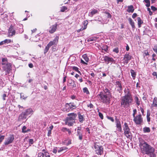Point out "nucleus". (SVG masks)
I'll return each instance as SVG.
<instances>
[{
  "label": "nucleus",
  "mask_w": 157,
  "mask_h": 157,
  "mask_svg": "<svg viewBox=\"0 0 157 157\" xmlns=\"http://www.w3.org/2000/svg\"><path fill=\"white\" fill-rule=\"evenodd\" d=\"M142 138H139V146L141 152L144 155H147L150 157H156L155 149L146 142L142 140Z\"/></svg>",
  "instance_id": "f257e3e1"
},
{
  "label": "nucleus",
  "mask_w": 157,
  "mask_h": 157,
  "mask_svg": "<svg viewBox=\"0 0 157 157\" xmlns=\"http://www.w3.org/2000/svg\"><path fill=\"white\" fill-rule=\"evenodd\" d=\"M97 96L101 102L107 104L110 103V99L112 98L110 91L107 88L104 89L103 91L100 92Z\"/></svg>",
  "instance_id": "f03ea898"
},
{
  "label": "nucleus",
  "mask_w": 157,
  "mask_h": 157,
  "mask_svg": "<svg viewBox=\"0 0 157 157\" xmlns=\"http://www.w3.org/2000/svg\"><path fill=\"white\" fill-rule=\"evenodd\" d=\"M68 117L66 119L65 123L68 126H71L75 123V118L77 117L76 113H68Z\"/></svg>",
  "instance_id": "7ed1b4c3"
},
{
  "label": "nucleus",
  "mask_w": 157,
  "mask_h": 157,
  "mask_svg": "<svg viewBox=\"0 0 157 157\" xmlns=\"http://www.w3.org/2000/svg\"><path fill=\"white\" fill-rule=\"evenodd\" d=\"M95 151L98 155H101L103 153V148L100 144L96 142L94 144Z\"/></svg>",
  "instance_id": "20e7f679"
},
{
  "label": "nucleus",
  "mask_w": 157,
  "mask_h": 157,
  "mask_svg": "<svg viewBox=\"0 0 157 157\" xmlns=\"http://www.w3.org/2000/svg\"><path fill=\"white\" fill-rule=\"evenodd\" d=\"M135 112L133 113V115L134 117V121L137 124H141L143 122V118L142 117L141 115V114H139L138 115L136 116V117H135Z\"/></svg>",
  "instance_id": "39448f33"
},
{
  "label": "nucleus",
  "mask_w": 157,
  "mask_h": 157,
  "mask_svg": "<svg viewBox=\"0 0 157 157\" xmlns=\"http://www.w3.org/2000/svg\"><path fill=\"white\" fill-rule=\"evenodd\" d=\"M2 65L3 71H5L6 73H9L10 71L11 70V65L10 63H7V64Z\"/></svg>",
  "instance_id": "423d86ee"
},
{
  "label": "nucleus",
  "mask_w": 157,
  "mask_h": 157,
  "mask_svg": "<svg viewBox=\"0 0 157 157\" xmlns=\"http://www.w3.org/2000/svg\"><path fill=\"white\" fill-rule=\"evenodd\" d=\"M121 105L123 107L127 108L128 105V95H126L124 96L122 98L121 102Z\"/></svg>",
  "instance_id": "0eeeda50"
},
{
  "label": "nucleus",
  "mask_w": 157,
  "mask_h": 157,
  "mask_svg": "<svg viewBox=\"0 0 157 157\" xmlns=\"http://www.w3.org/2000/svg\"><path fill=\"white\" fill-rule=\"evenodd\" d=\"M65 106L66 108V111H68L70 109L72 110L76 108V105L73 102L67 103L65 104Z\"/></svg>",
  "instance_id": "6e6552de"
},
{
  "label": "nucleus",
  "mask_w": 157,
  "mask_h": 157,
  "mask_svg": "<svg viewBox=\"0 0 157 157\" xmlns=\"http://www.w3.org/2000/svg\"><path fill=\"white\" fill-rule=\"evenodd\" d=\"M59 39V36H56L53 40L50 41L48 43V45L50 47L52 45H54L55 47H56L58 43Z\"/></svg>",
  "instance_id": "1a4fd4ad"
},
{
  "label": "nucleus",
  "mask_w": 157,
  "mask_h": 157,
  "mask_svg": "<svg viewBox=\"0 0 157 157\" xmlns=\"http://www.w3.org/2000/svg\"><path fill=\"white\" fill-rule=\"evenodd\" d=\"M58 24L57 23H56L54 25L51 26L49 29V32L50 33H53L56 30Z\"/></svg>",
  "instance_id": "9d476101"
},
{
  "label": "nucleus",
  "mask_w": 157,
  "mask_h": 157,
  "mask_svg": "<svg viewBox=\"0 0 157 157\" xmlns=\"http://www.w3.org/2000/svg\"><path fill=\"white\" fill-rule=\"evenodd\" d=\"M15 34V31L13 29L12 25H11L8 30V36L10 37Z\"/></svg>",
  "instance_id": "9b49d317"
},
{
  "label": "nucleus",
  "mask_w": 157,
  "mask_h": 157,
  "mask_svg": "<svg viewBox=\"0 0 157 157\" xmlns=\"http://www.w3.org/2000/svg\"><path fill=\"white\" fill-rule=\"evenodd\" d=\"M49 153L47 151H44V153L40 152L38 153V157H50Z\"/></svg>",
  "instance_id": "f8f14e48"
},
{
  "label": "nucleus",
  "mask_w": 157,
  "mask_h": 157,
  "mask_svg": "<svg viewBox=\"0 0 157 157\" xmlns=\"http://www.w3.org/2000/svg\"><path fill=\"white\" fill-rule=\"evenodd\" d=\"M104 60L107 63L111 62L113 63L115 62L112 58L109 57L107 56H105L104 57Z\"/></svg>",
  "instance_id": "ddd939ff"
},
{
  "label": "nucleus",
  "mask_w": 157,
  "mask_h": 157,
  "mask_svg": "<svg viewBox=\"0 0 157 157\" xmlns=\"http://www.w3.org/2000/svg\"><path fill=\"white\" fill-rule=\"evenodd\" d=\"M17 30H18L17 31L18 33H23L24 30L23 28V26L22 25L20 24L17 25Z\"/></svg>",
  "instance_id": "4468645a"
},
{
  "label": "nucleus",
  "mask_w": 157,
  "mask_h": 157,
  "mask_svg": "<svg viewBox=\"0 0 157 157\" xmlns=\"http://www.w3.org/2000/svg\"><path fill=\"white\" fill-rule=\"evenodd\" d=\"M117 127L119 131L121 130V128L120 121L118 119H116V120Z\"/></svg>",
  "instance_id": "2eb2a0df"
},
{
  "label": "nucleus",
  "mask_w": 157,
  "mask_h": 157,
  "mask_svg": "<svg viewBox=\"0 0 157 157\" xmlns=\"http://www.w3.org/2000/svg\"><path fill=\"white\" fill-rule=\"evenodd\" d=\"M27 116L24 112H22L19 115V117L18 120L19 121H21L22 120L25 119Z\"/></svg>",
  "instance_id": "dca6fc26"
},
{
  "label": "nucleus",
  "mask_w": 157,
  "mask_h": 157,
  "mask_svg": "<svg viewBox=\"0 0 157 157\" xmlns=\"http://www.w3.org/2000/svg\"><path fill=\"white\" fill-rule=\"evenodd\" d=\"M123 128V130L124 131V134L126 136L128 137L127 136V135H128V125L127 123H125Z\"/></svg>",
  "instance_id": "f3484780"
},
{
  "label": "nucleus",
  "mask_w": 157,
  "mask_h": 157,
  "mask_svg": "<svg viewBox=\"0 0 157 157\" xmlns=\"http://www.w3.org/2000/svg\"><path fill=\"white\" fill-rule=\"evenodd\" d=\"M63 144L68 146L71 144V140L70 139L66 138V139L63 141Z\"/></svg>",
  "instance_id": "a211bd4d"
},
{
  "label": "nucleus",
  "mask_w": 157,
  "mask_h": 157,
  "mask_svg": "<svg viewBox=\"0 0 157 157\" xmlns=\"http://www.w3.org/2000/svg\"><path fill=\"white\" fill-rule=\"evenodd\" d=\"M14 140V138H9L6 140L5 142V144L6 145H8L11 143Z\"/></svg>",
  "instance_id": "6ab92c4d"
},
{
  "label": "nucleus",
  "mask_w": 157,
  "mask_h": 157,
  "mask_svg": "<svg viewBox=\"0 0 157 157\" xmlns=\"http://www.w3.org/2000/svg\"><path fill=\"white\" fill-rule=\"evenodd\" d=\"M98 12L97 10L95 9L93 10L89 13V16L91 17H92L94 14L97 13Z\"/></svg>",
  "instance_id": "aec40b11"
},
{
  "label": "nucleus",
  "mask_w": 157,
  "mask_h": 157,
  "mask_svg": "<svg viewBox=\"0 0 157 157\" xmlns=\"http://www.w3.org/2000/svg\"><path fill=\"white\" fill-rule=\"evenodd\" d=\"M78 114L79 122L81 123H82L84 121V118L83 116L81 115L80 113H78Z\"/></svg>",
  "instance_id": "412c9836"
},
{
  "label": "nucleus",
  "mask_w": 157,
  "mask_h": 157,
  "mask_svg": "<svg viewBox=\"0 0 157 157\" xmlns=\"http://www.w3.org/2000/svg\"><path fill=\"white\" fill-rule=\"evenodd\" d=\"M116 86L117 90L120 92V91L122 87L121 84L119 82L117 81L116 82Z\"/></svg>",
  "instance_id": "4be33fe9"
},
{
  "label": "nucleus",
  "mask_w": 157,
  "mask_h": 157,
  "mask_svg": "<svg viewBox=\"0 0 157 157\" xmlns=\"http://www.w3.org/2000/svg\"><path fill=\"white\" fill-rule=\"evenodd\" d=\"M98 38L97 36H94L89 38L87 39L88 42L95 41Z\"/></svg>",
  "instance_id": "5701e85b"
},
{
  "label": "nucleus",
  "mask_w": 157,
  "mask_h": 157,
  "mask_svg": "<svg viewBox=\"0 0 157 157\" xmlns=\"http://www.w3.org/2000/svg\"><path fill=\"white\" fill-rule=\"evenodd\" d=\"M137 20L139 28H140L141 27V24L143 23V21L141 20L140 17H138L137 18Z\"/></svg>",
  "instance_id": "b1692460"
},
{
  "label": "nucleus",
  "mask_w": 157,
  "mask_h": 157,
  "mask_svg": "<svg viewBox=\"0 0 157 157\" xmlns=\"http://www.w3.org/2000/svg\"><path fill=\"white\" fill-rule=\"evenodd\" d=\"M132 101V95L129 91H128V104L131 103Z\"/></svg>",
  "instance_id": "393cba45"
},
{
  "label": "nucleus",
  "mask_w": 157,
  "mask_h": 157,
  "mask_svg": "<svg viewBox=\"0 0 157 157\" xmlns=\"http://www.w3.org/2000/svg\"><path fill=\"white\" fill-rule=\"evenodd\" d=\"M134 9L133 6H128V12L132 13L134 12Z\"/></svg>",
  "instance_id": "a878e982"
},
{
  "label": "nucleus",
  "mask_w": 157,
  "mask_h": 157,
  "mask_svg": "<svg viewBox=\"0 0 157 157\" xmlns=\"http://www.w3.org/2000/svg\"><path fill=\"white\" fill-rule=\"evenodd\" d=\"M68 149V148L66 147H60L58 151V152L59 153L61 152L64 151Z\"/></svg>",
  "instance_id": "bb28decb"
},
{
  "label": "nucleus",
  "mask_w": 157,
  "mask_h": 157,
  "mask_svg": "<svg viewBox=\"0 0 157 157\" xmlns=\"http://www.w3.org/2000/svg\"><path fill=\"white\" fill-rule=\"evenodd\" d=\"M31 111H32V109H28L26 110L25 112H24L25 113V114L27 117L28 115H29L31 113Z\"/></svg>",
  "instance_id": "cd10ccee"
},
{
  "label": "nucleus",
  "mask_w": 157,
  "mask_h": 157,
  "mask_svg": "<svg viewBox=\"0 0 157 157\" xmlns=\"http://www.w3.org/2000/svg\"><path fill=\"white\" fill-rule=\"evenodd\" d=\"M30 130L29 129H26V127L25 126H24L23 127L22 129V132L23 133H25L30 131Z\"/></svg>",
  "instance_id": "c85d7f7f"
},
{
  "label": "nucleus",
  "mask_w": 157,
  "mask_h": 157,
  "mask_svg": "<svg viewBox=\"0 0 157 157\" xmlns=\"http://www.w3.org/2000/svg\"><path fill=\"white\" fill-rule=\"evenodd\" d=\"M129 21L130 24L132 26V27L133 28H135V26L134 25V23L131 18H129Z\"/></svg>",
  "instance_id": "c756f323"
},
{
  "label": "nucleus",
  "mask_w": 157,
  "mask_h": 157,
  "mask_svg": "<svg viewBox=\"0 0 157 157\" xmlns=\"http://www.w3.org/2000/svg\"><path fill=\"white\" fill-rule=\"evenodd\" d=\"M2 65L4 64H7V63H10L7 61V59L6 58H2Z\"/></svg>",
  "instance_id": "7c9ffc66"
},
{
  "label": "nucleus",
  "mask_w": 157,
  "mask_h": 157,
  "mask_svg": "<svg viewBox=\"0 0 157 157\" xmlns=\"http://www.w3.org/2000/svg\"><path fill=\"white\" fill-rule=\"evenodd\" d=\"M131 73V75L132 76L133 79H134L135 78L136 76V74L134 71L131 70L130 71Z\"/></svg>",
  "instance_id": "2f4dec72"
},
{
  "label": "nucleus",
  "mask_w": 157,
  "mask_h": 157,
  "mask_svg": "<svg viewBox=\"0 0 157 157\" xmlns=\"http://www.w3.org/2000/svg\"><path fill=\"white\" fill-rule=\"evenodd\" d=\"M82 57L86 62H88L89 59L87 56L86 54H84L83 55Z\"/></svg>",
  "instance_id": "473e14b6"
},
{
  "label": "nucleus",
  "mask_w": 157,
  "mask_h": 157,
  "mask_svg": "<svg viewBox=\"0 0 157 157\" xmlns=\"http://www.w3.org/2000/svg\"><path fill=\"white\" fill-rule=\"evenodd\" d=\"M153 106H157V98L156 97H155L154 98L153 102Z\"/></svg>",
  "instance_id": "72a5a7b5"
},
{
  "label": "nucleus",
  "mask_w": 157,
  "mask_h": 157,
  "mask_svg": "<svg viewBox=\"0 0 157 157\" xmlns=\"http://www.w3.org/2000/svg\"><path fill=\"white\" fill-rule=\"evenodd\" d=\"M50 47L49 46H48V44L47 45V46L46 47L45 49H44V54H46V53L48 51V50Z\"/></svg>",
  "instance_id": "f704fd0d"
},
{
  "label": "nucleus",
  "mask_w": 157,
  "mask_h": 157,
  "mask_svg": "<svg viewBox=\"0 0 157 157\" xmlns=\"http://www.w3.org/2000/svg\"><path fill=\"white\" fill-rule=\"evenodd\" d=\"M135 100L136 103L137 105H140V101L138 98L136 96L135 98Z\"/></svg>",
  "instance_id": "c9c22d12"
},
{
  "label": "nucleus",
  "mask_w": 157,
  "mask_h": 157,
  "mask_svg": "<svg viewBox=\"0 0 157 157\" xmlns=\"http://www.w3.org/2000/svg\"><path fill=\"white\" fill-rule=\"evenodd\" d=\"M88 24V21H84V22L83 24L84 25V28H82L80 29V30H83L86 29L87 25Z\"/></svg>",
  "instance_id": "e433bc0d"
},
{
  "label": "nucleus",
  "mask_w": 157,
  "mask_h": 157,
  "mask_svg": "<svg viewBox=\"0 0 157 157\" xmlns=\"http://www.w3.org/2000/svg\"><path fill=\"white\" fill-rule=\"evenodd\" d=\"M144 131L145 132H150V130L149 128L145 127L143 129Z\"/></svg>",
  "instance_id": "4c0bfd02"
},
{
  "label": "nucleus",
  "mask_w": 157,
  "mask_h": 157,
  "mask_svg": "<svg viewBox=\"0 0 157 157\" xmlns=\"http://www.w3.org/2000/svg\"><path fill=\"white\" fill-rule=\"evenodd\" d=\"M83 92L85 93H86L87 94H89L90 93L86 87H84L83 89Z\"/></svg>",
  "instance_id": "58836bf2"
},
{
  "label": "nucleus",
  "mask_w": 157,
  "mask_h": 157,
  "mask_svg": "<svg viewBox=\"0 0 157 157\" xmlns=\"http://www.w3.org/2000/svg\"><path fill=\"white\" fill-rule=\"evenodd\" d=\"M77 135L78 137H82V131H77Z\"/></svg>",
  "instance_id": "ea45409f"
},
{
  "label": "nucleus",
  "mask_w": 157,
  "mask_h": 157,
  "mask_svg": "<svg viewBox=\"0 0 157 157\" xmlns=\"http://www.w3.org/2000/svg\"><path fill=\"white\" fill-rule=\"evenodd\" d=\"M20 97L23 99H25L27 97V96H25L23 93H20Z\"/></svg>",
  "instance_id": "a19ab883"
},
{
  "label": "nucleus",
  "mask_w": 157,
  "mask_h": 157,
  "mask_svg": "<svg viewBox=\"0 0 157 157\" xmlns=\"http://www.w3.org/2000/svg\"><path fill=\"white\" fill-rule=\"evenodd\" d=\"M72 69L73 70L77 72L78 73H81L78 70V68L77 67L75 66L73 67Z\"/></svg>",
  "instance_id": "79ce46f5"
},
{
  "label": "nucleus",
  "mask_w": 157,
  "mask_h": 157,
  "mask_svg": "<svg viewBox=\"0 0 157 157\" xmlns=\"http://www.w3.org/2000/svg\"><path fill=\"white\" fill-rule=\"evenodd\" d=\"M67 7L65 6H63L61 8L60 11L62 12H63L65 10H67Z\"/></svg>",
  "instance_id": "37998d69"
},
{
  "label": "nucleus",
  "mask_w": 157,
  "mask_h": 157,
  "mask_svg": "<svg viewBox=\"0 0 157 157\" xmlns=\"http://www.w3.org/2000/svg\"><path fill=\"white\" fill-rule=\"evenodd\" d=\"M62 130L64 132L67 131L69 133H71V131H70V130L68 129H67L66 128H62Z\"/></svg>",
  "instance_id": "c03bdc74"
},
{
  "label": "nucleus",
  "mask_w": 157,
  "mask_h": 157,
  "mask_svg": "<svg viewBox=\"0 0 157 157\" xmlns=\"http://www.w3.org/2000/svg\"><path fill=\"white\" fill-rule=\"evenodd\" d=\"M5 44H8L11 42V40L10 39H6L4 40Z\"/></svg>",
  "instance_id": "a18cd8bd"
},
{
  "label": "nucleus",
  "mask_w": 157,
  "mask_h": 157,
  "mask_svg": "<svg viewBox=\"0 0 157 157\" xmlns=\"http://www.w3.org/2000/svg\"><path fill=\"white\" fill-rule=\"evenodd\" d=\"M113 51L116 52V53H118L119 52V49L117 48H116L113 50Z\"/></svg>",
  "instance_id": "49530a36"
},
{
  "label": "nucleus",
  "mask_w": 157,
  "mask_h": 157,
  "mask_svg": "<svg viewBox=\"0 0 157 157\" xmlns=\"http://www.w3.org/2000/svg\"><path fill=\"white\" fill-rule=\"evenodd\" d=\"M72 86L73 88L74 89H76V82L73 81V83L72 85Z\"/></svg>",
  "instance_id": "de8ad7c7"
},
{
  "label": "nucleus",
  "mask_w": 157,
  "mask_h": 157,
  "mask_svg": "<svg viewBox=\"0 0 157 157\" xmlns=\"http://www.w3.org/2000/svg\"><path fill=\"white\" fill-rule=\"evenodd\" d=\"M107 117L108 119L112 121L113 122L114 121V119H113V118L112 117L107 116Z\"/></svg>",
  "instance_id": "09e8293b"
},
{
  "label": "nucleus",
  "mask_w": 157,
  "mask_h": 157,
  "mask_svg": "<svg viewBox=\"0 0 157 157\" xmlns=\"http://www.w3.org/2000/svg\"><path fill=\"white\" fill-rule=\"evenodd\" d=\"M98 115L101 119H103V116L102 113L100 112H99L98 113Z\"/></svg>",
  "instance_id": "8fccbe9b"
},
{
  "label": "nucleus",
  "mask_w": 157,
  "mask_h": 157,
  "mask_svg": "<svg viewBox=\"0 0 157 157\" xmlns=\"http://www.w3.org/2000/svg\"><path fill=\"white\" fill-rule=\"evenodd\" d=\"M34 143V141L33 139H29V144H33Z\"/></svg>",
  "instance_id": "3c124183"
},
{
  "label": "nucleus",
  "mask_w": 157,
  "mask_h": 157,
  "mask_svg": "<svg viewBox=\"0 0 157 157\" xmlns=\"http://www.w3.org/2000/svg\"><path fill=\"white\" fill-rule=\"evenodd\" d=\"M149 116H150V114H149L148 113H147V121L148 122H149L150 121V118Z\"/></svg>",
  "instance_id": "603ef678"
},
{
  "label": "nucleus",
  "mask_w": 157,
  "mask_h": 157,
  "mask_svg": "<svg viewBox=\"0 0 157 157\" xmlns=\"http://www.w3.org/2000/svg\"><path fill=\"white\" fill-rule=\"evenodd\" d=\"M151 8L152 10L155 11L157 10V9L154 6H151Z\"/></svg>",
  "instance_id": "864d4df0"
},
{
  "label": "nucleus",
  "mask_w": 157,
  "mask_h": 157,
  "mask_svg": "<svg viewBox=\"0 0 157 157\" xmlns=\"http://www.w3.org/2000/svg\"><path fill=\"white\" fill-rule=\"evenodd\" d=\"M147 10L149 12V14L150 15H151L152 14V12L151 11L150 8H148Z\"/></svg>",
  "instance_id": "5fc2aeb1"
},
{
  "label": "nucleus",
  "mask_w": 157,
  "mask_h": 157,
  "mask_svg": "<svg viewBox=\"0 0 157 157\" xmlns=\"http://www.w3.org/2000/svg\"><path fill=\"white\" fill-rule=\"evenodd\" d=\"M88 107H90L91 109L93 108V105L92 104L90 103L89 105H88Z\"/></svg>",
  "instance_id": "6e6d98bb"
},
{
  "label": "nucleus",
  "mask_w": 157,
  "mask_h": 157,
  "mask_svg": "<svg viewBox=\"0 0 157 157\" xmlns=\"http://www.w3.org/2000/svg\"><path fill=\"white\" fill-rule=\"evenodd\" d=\"M7 97L6 95V94H4L2 95L3 99L4 100H5V98Z\"/></svg>",
  "instance_id": "4d7b16f0"
},
{
  "label": "nucleus",
  "mask_w": 157,
  "mask_h": 157,
  "mask_svg": "<svg viewBox=\"0 0 157 157\" xmlns=\"http://www.w3.org/2000/svg\"><path fill=\"white\" fill-rule=\"evenodd\" d=\"M137 14L136 13H134L132 15V17L133 18H135L137 16Z\"/></svg>",
  "instance_id": "13d9d810"
},
{
  "label": "nucleus",
  "mask_w": 157,
  "mask_h": 157,
  "mask_svg": "<svg viewBox=\"0 0 157 157\" xmlns=\"http://www.w3.org/2000/svg\"><path fill=\"white\" fill-rule=\"evenodd\" d=\"M152 75L154 76H155L156 77V78H157V73L156 72H153Z\"/></svg>",
  "instance_id": "bf43d9fd"
},
{
  "label": "nucleus",
  "mask_w": 157,
  "mask_h": 157,
  "mask_svg": "<svg viewBox=\"0 0 157 157\" xmlns=\"http://www.w3.org/2000/svg\"><path fill=\"white\" fill-rule=\"evenodd\" d=\"M29 66L30 68H32L33 67V64L32 63H30L29 64Z\"/></svg>",
  "instance_id": "052dcab7"
},
{
  "label": "nucleus",
  "mask_w": 157,
  "mask_h": 157,
  "mask_svg": "<svg viewBox=\"0 0 157 157\" xmlns=\"http://www.w3.org/2000/svg\"><path fill=\"white\" fill-rule=\"evenodd\" d=\"M57 150L56 149L54 148L53 150V152L54 153L56 154L57 153Z\"/></svg>",
  "instance_id": "680f3d73"
},
{
  "label": "nucleus",
  "mask_w": 157,
  "mask_h": 157,
  "mask_svg": "<svg viewBox=\"0 0 157 157\" xmlns=\"http://www.w3.org/2000/svg\"><path fill=\"white\" fill-rule=\"evenodd\" d=\"M66 76H65V77H63V83H64L66 82Z\"/></svg>",
  "instance_id": "e2e57ef3"
},
{
  "label": "nucleus",
  "mask_w": 157,
  "mask_h": 157,
  "mask_svg": "<svg viewBox=\"0 0 157 157\" xmlns=\"http://www.w3.org/2000/svg\"><path fill=\"white\" fill-rule=\"evenodd\" d=\"M144 1L146 3H148L150 2V1L149 0H144Z\"/></svg>",
  "instance_id": "0e129e2a"
},
{
  "label": "nucleus",
  "mask_w": 157,
  "mask_h": 157,
  "mask_svg": "<svg viewBox=\"0 0 157 157\" xmlns=\"http://www.w3.org/2000/svg\"><path fill=\"white\" fill-rule=\"evenodd\" d=\"M81 62L82 63L84 64H87V63L85 62L83 60H82V59H81Z\"/></svg>",
  "instance_id": "69168bd1"
},
{
  "label": "nucleus",
  "mask_w": 157,
  "mask_h": 157,
  "mask_svg": "<svg viewBox=\"0 0 157 157\" xmlns=\"http://www.w3.org/2000/svg\"><path fill=\"white\" fill-rule=\"evenodd\" d=\"M3 44H5V43H4V40L0 42V45Z\"/></svg>",
  "instance_id": "338daca9"
},
{
  "label": "nucleus",
  "mask_w": 157,
  "mask_h": 157,
  "mask_svg": "<svg viewBox=\"0 0 157 157\" xmlns=\"http://www.w3.org/2000/svg\"><path fill=\"white\" fill-rule=\"evenodd\" d=\"M154 51L157 54V48H153Z\"/></svg>",
  "instance_id": "774afa93"
}]
</instances>
